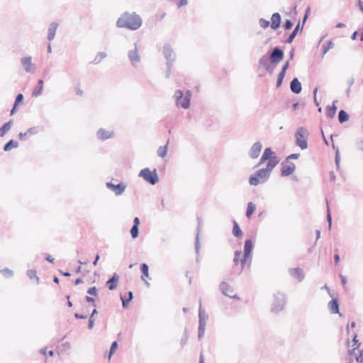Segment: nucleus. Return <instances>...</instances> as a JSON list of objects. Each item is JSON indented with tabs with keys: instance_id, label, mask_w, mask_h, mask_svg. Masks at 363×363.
I'll list each match as a JSON object with an SVG mask.
<instances>
[{
	"instance_id": "1",
	"label": "nucleus",
	"mask_w": 363,
	"mask_h": 363,
	"mask_svg": "<svg viewBox=\"0 0 363 363\" xmlns=\"http://www.w3.org/2000/svg\"><path fill=\"white\" fill-rule=\"evenodd\" d=\"M143 24V19L135 12H123L116 21V26L120 28H127L130 30L139 29Z\"/></svg>"
},
{
	"instance_id": "2",
	"label": "nucleus",
	"mask_w": 363,
	"mask_h": 363,
	"mask_svg": "<svg viewBox=\"0 0 363 363\" xmlns=\"http://www.w3.org/2000/svg\"><path fill=\"white\" fill-rule=\"evenodd\" d=\"M191 92L189 90L186 91L185 96L184 95V91L182 90H176L174 97L175 99L177 106L182 107L184 109L189 108L191 104Z\"/></svg>"
},
{
	"instance_id": "3",
	"label": "nucleus",
	"mask_w": 363,
	"mask_h": 363,
	"mask_svg": "<svg viewBox=\"0 0 363 363\" xmlns=\"http://www.w3.org/2000/svg\"><path fill=\"white\" fill-rule=\"evenodd\" d=\"M138 177H142L145 182L151 185H155L160 181L156 169L150 170V168L145 167L140 171Z\"/></svg>"
},
{
	"instance_id": "4",
	"label": "nucleus",
	"mask_w": 363,
	"mask_h": 363,
	"mask_svg": "<svg viewBox=\"0 0 363 363\" xmlns=\"http://www.w3.org/2000/svg\"><path fill=\"white\" fill-rule=\"evenodd\" d=\"M270 174L264 168L259 169L249 177V184L251 186H257L260 183L266 182Z\"/></svg>"
},
{
	"instance_id": "5",
	"label": "nucleus",
	"mask_w": 363,
	"mask_h": 363,
	"mask_svg": "<svg viewBox=\"0 0 363 363\" xmlns=\"http://www.w3.org/2000/svg\"><path fill=\"white\" fill-rule=\"evenodd\" d=\"M284 52L279 46H275L272 50L269 55H267V58L271 64L277 65L281 61L284 60Z\"/></svg>"
},
{
	"instance_id": "6",
	"label": "nucleus",
	"mask_w": 363,
	"mask_h": 363,
	"mask_svg": "<svg viewBox=\"0 0 363 363\" xmlns=\"http://www.w3.org/2000/svg\"><path fill=\"white\" fill-rule=\"evenodd\" d=\"M238 253H242L240 251H237L235 253V257L233 259L234 264L235 267H238V271L241 272L245 268V267H249L251 263V257H246V259L244 260L242 256L238 255Z\"/></svg>"
},
{
	"instance_id": "7",
	"label": "nucleus",
	"mask_w": 363,
	"mask_h": 363,
	"mask_svg": "<svg viewBox=\"0 0 363 363\" xmlns=\"http://www.w3.org/2000/svg\"><path fill=\"white\" fill-rule=\"evenodd\" d=\"M304 130H305V128L303 127H299L295 133V138H296L295 143L301 150H306L308 147V142L303 135Z\"/></svg>"
},
{
	"instance_id": "8",
	"label": "nucleus",
	"mask_w": 363,
	"mask_h": 363,
	"mask_svg": "<svg viewBox=\"0 0 363 363\" xmlns=\"http://www.w3.org/2000/svg\"><path fill=\"white\" fill-rule=\"evenodd\" d=\"M106 186L107 189L114 192L116 196H121L125 191L127 184L123 182H120L117 184L108 182H106Z\"/></svg>"
},
{
	"instance_id": "9",
	"label": "nucleus",
	"mask_w": 363,
	"mask_h": 363,
	"mask_svg": "<svg viewBox=\"0 0 363 363\" xmlns=\"http://www.w3.org/2000/svg\"><path fill=\"white\" fill-rule=\"evenodd\" d=\"M281 177H288L291 175L295 169L296 165L292 162H286L285 160L281 162Z\"/></svg>"
},
{
	"instance_id": "10",
	"label": "nucleus",
	"mask_w": 363,
	"mask_h": 363,
	"mask_svg": "<svg viewBox=\"0 0 363 363\" xmlns=\"http://www.w3.org/2000/svg\"><path fill=\"white\" fill-rule=\"evenodd\" d=\"M162 53L167 61L166 63L169 62V65H172L176 59V55L174 53L173 49L169 44L164 45Z\"/></svg>"
},
{
	"instance_id": "11",
	"label": "nucleus",
	"mask_w": 363,
	"mask_h": 363,
	"mask_svg": "<svg viewBox=\"0 0 363 363\" xmlns=\"http://www.w3.org/2000/svg\"><path fill=\"white\" fill-rule=\"evenodd\" d=\"M258 64L259 67H263L269 74H272L274 72V70L277 67V65L271 64V62H269L267 58V55H264L259 58Z\"/></svg>"
},
{
	"instance_id": "12",
	"label": "nucleus",
	"mask_w": 363,
	"mask_h": 363,
	"mask_svg": "<svg viewBox=\"0 0 363 363\" xmlns=\"http://www.w3.org/2000/svg\"><path fill=\"white\" fill-rule=\"evenodd\" d=\"M21 63L26 72L33 73L35 72V65L32 63V57L30 56L22 57Z\"/></svg>"
},
{
	"instance_id": "13",
	"label": "nucleus",
	"mask_w": 363,
	"mask_h": 363,
	"mask_svg": "<svg viewBox=\"0 0 363 363\" xmlns=\"http://www.w3.org/2000/svg\"><path fill=\"white\" fill-rule=\"evenodd\" d=\"M262 144L261 142L257 141L255 143L250 147L248 152V156L251 159H256L259 157L260 152L262 149Z\"/></svg>"
},
{
	"instance_id": "14",
	"label": "nucleus",
	"mask_w": 363,
	"mask_h": 363,
	"mask_svg": "<svg viewBox=\"0 0 363 363\" xmlns=\"http://www.w3.org/2000/svg\"><path fill=\"white\" fill-rule=\"evenodd\" d=\"M114 136V131L113 130H106L105 128H99L96 131V137L98 140L104 141L106 140L110 139L113 138Z\"/></svg>"
},
{
	"instance_id": "15",
	"label": "nucleus",
	"mask_w": 363,
	"mask_h": 363,
	"mask_svg": "<svg viewBox=\"0 0 363 363\" xmlns=\"http://www.w3.org/2000/svg\"><path fill=\"white\" fill-rule=\"evenodd\" d=\"M349 363H363V352L359 350L352 352L350 351Z\"/></svg>"
},
{
	"instance_id": "16",
	"label": "nucleus",
	"mask_w": 363,
	"mask_h": 363,
	"mask_svg": "<svg viewBox=\"0 0 363 363\" xmlns=\"http://www.w3.org/2000/svg\"><path fill=\"white\" fill-rule=\"evenodd\" d=\"M220 288L223 294H225V296H229L230 298H240L238 296H237V294L235 292L234 289L228 283L223 282L220 284Z\"/></svg>"
},
{
	"instance_id": "17",
	"label": "nucleus",
	"mask_w": 363,
	"mask_h": 363,
	"mask_svg": "<svg viewBox=\"0 0 363 363\" xmlns=\"http://www.w3.org/2000/svg\"><path fill=\"white\" fill-rule=\"evenodd\" d=\"M135 48L130 50L128 52V57L133 66L135 67V63L140 62V57L138 53V45L137 43H134Z\"/></svg>"
},
{
	"instance_id": "18",
	"label": "nucleus",
	"mask_w": 363,
	"mask_h": 363,
	"mask_svg": "<svg viewBox=\"0 0 363 363\" xmlns=\"http://www.w3.org/2000/svg\"><path fill=\"white\" fill-rule=\"evenodd\" d=\"M271 28L274 30L279 29L281 24V16L279 13H274L271 16Z\"/></svg>"
},
{
	"instance_id": "19",
	"label": "nucleus",
	"mask_w": 363,
	"mask_h": 363,
	"mask_svg": "<svg viewBox=\"0 0 363 363\" xmlns=\"http://www.w3.org/2000/svg\"><path fill=\"white\" fill-rule=\"evenodd\" d=\"M303 28V25H301V22L298 21V23L296 25L295 28H294L293 31L289 35L287 38L285 40L284 43L287 44L291 43L296 36L297 35L298 33L302 32Z\"/></svg>"
},
{
	"instance_id": "20",
	"label": "nucleus",
	"mask_w": 363,
	"mask_h": 363,
	"mask_svg": "<svg viewBox=\"0 0 363 363\" xmlns=\"http://www.w3.org/2000/svg\"><path fill=\"white\" fill-rule=\"evenodd\" d=\"M253 249V244L250 240H247L245 243L244 252L238 253V255L242 256L243 260L246 259V257H251V252Z\"/></svg>"
},
{
	"instance_id": "21",
	"label": "nucleus",
	"mask_w": 363,
	"mask_h": 363,
	"mask_svg": "<svg viewBox=\"0 0 363 363\" xmlns=\"http://www.w3.org/2000/svg\"><path fill=\"white\" fill-rule=\"evenodd\" d=\"M291 91L296 94H298L302 91V85L297 77H294L290 82Z\"/></svg>"
},
{
	"instance_id": "22",
	"label": "nucleus",
	"mask_w": 363,
	"mask_h": 363,
	"mask_svg": "<svg viewBox=\"0 0 363 363\" xmlns=\"http://www.w3.org/2000/svg\"><path fill=\"white\" fill-rule=\"evenodd\" d=\"M38 133V128L36 126H33L29 128L26 132L23 133L21 132L18 134V138L21 140H26L28 139V135H34Z\"/></svg>"
},
{
	"instance_id": "23",
	"label": "nucleus",
	"mask_w": 363,
	"mask_h": 363,
	"mask_svg": "<svg viewBox=\"0 0 363 363\" xmlns=\"http://www.w3.org/2000/svg\"><path fill=\"white\" fill-rule=\"evenodd\" d=\"M58 27V23L57 22H52L48 30V40L49 41H52L55 36L56 30Z\"/></svg>"
},
{
	"instance_id": "24",
	"label": "nucleus",
	"mask_w": 363,
	"mask_h": 363,
	"mask_svg": "<svg viewBox=\"0 0 363 363\" xmlns=\"http://www.w3.org/2000/svg\"><path fill=\"white\" fill-rule=\"evenodd\" d=\"M279 163V160L278 157H274L273 159L268 160L267 162L266 167L264 168L267 172L271 174V172L274 169V168Z\"/></svg>"
},
{
	"instance_id": "25",
	"label": "nucleus",
	"mask_w": 363,
	"mask_h": 363,
	"mask_svg": "<svg viewBox=\"0 0 363 363\" xmlns=\"http://www.w3.org/2000/svg\"><path fill=\"white\" fill-rule=\"evenodd\" d=\"M43 84L44 82L42 79L38 80L37 85L35 86V89L32 92V96L38 97L42 94L43 90Z\"/></svg>"
},
{
	"instance_id": "26",
	"label": "nucleus",
	"mask_w": 363,
	"mask_h": 363,
	"mask_svg": "<svg viewBox=\"0 0 363 363\" xmlns=\"http://www.w3.org/2000/svg\"><path fill=\"white\" fill-rule=\"evenodd\" d=\"M336 102H337V101H334L331 106H328L326 108V116L328 118H333L335 116L337 109V106H335Z\"/></svg>"
},
{
	"instance_id": "27",
	"label": "nucleus",
	"mask_w": 363,
	"mask_h": 363,
	"mask_svg": "<svg viewBox=\"0 0 363 363\" xmlns=\"http://www.w3.org/2000/svg\"><path fill=\"white\" fill-rule=\"evenodd\" d=\"M291 276L298 279V281H301L303 279L304 274L303 271L299 268H294L289 271Z\"/></svg>"
},
{
	"instance_id": "28",
	"label": "nucleus",
	"mask_w": 363,
	"mask_h": 363,
	"mask_svg": "<svg viewBox=\"0 0 363 363\" xmlns=\"http://www.w3.org/2000/svg\"><path fill=\"white\" fill-rule=\"evenodd\" d=\"M119 277L118 275L114 274L111 279H110L107 282L106 285L110 290H114L118 286Z\"/></svg>"
},
{
	"instance_id": "29",
	"label": "nucleus",
	"mask_w": 363,
	"mask_h": 363,
	"mask_svg": "<svg viewBox=\"0 0 363 363\" xmlns=\"http://www.w3.org/2000/svg\"><path fill=\"white\" fill-rule=\"evenodd\" d=\"M18 147V142L13 139H11L4 145L3 150L5 152H8V151H10L11 149L16 148Z\"/></svg>"
},
{
	"instance_id": "30",
	"label": "nucleus",
	"mask_w": 363,
	"mask_h": 363,
	"mask_svg": "<svg viewBox=\"0 0 363 363\" xmlns=\"http://www.w3.org/2000/svg\"><path fill=\"white\" fill-rule=\"evenodd\" d=\"M13 120H10L3 124V125L0 128V137H4L6 133L9 131L13 125Z\"/></svg>"
},
{
	"instance_id": "31",
	"label": "nucleus",
	"mask_w": 363,
	"mask_h": 363,
	"mask_svg": "<svg viewBox=\"0 0 363 363\" xmlns=\"http://www.w3.org/2000/svg\"><path fill=\"white\" fill-rule=\"evenodd\" d=\"M140 269L142 272L141 279L148 285V282L147 281V279L149 278V268L146 264H142L140 267Z\"/></svg>"
},
{
	"instance_id": "32",
	"label": "nucleus",
	"mask_w": 363,
	"mask_h": 363,
	"mask_svg": "<svg viewBox=\"0 0 363 363\" xmlns=\"http://www.w3.org/2000/svg\"><path fill=\"white\" fill-rule=\"evenodd\" d=\"M338 121L340 123H343L345 122H347L349 118H350V116L349 114L347 113V112H346L345 110L343 109H341L339 112H338Z\"/></svg>"
},
{
	"instance_id": "33",
	"label": "nucleus",
	"mask_w": 363,
	"mask_h": 363,
	"mask_svg": "<svg viewBox=\"0 0 363 363\" xmlns=\"http://www.w3.org/2000/svg\"><path fill=\"white\" fill-rule=\"evenodd\" d=\"M329 309L332 313H337L339 312L338 303L336 299H333L329 302Z\"/></svg>"
},
{
	"instance_id": "34",
	"label": "nucleus",
	"mask_w": 363,
	"mask_h": 363,
	"mask_svg": "<svg viewBox=\"0 0 363 363\" xmlns=\"http://www.w3.org/2000/svg\"><path fill=\"white\" fill-rule=\"evenodd\" d=\"M256 209V205L252 202H249L247 206V210H246V217L247 218H250L253 213L255 211Z\"/></svg>"
},
{
	"instance_id": "35",
	"label": "nucleus",
	"mask_w": 363,
	"mask_h": 363,
	"mask_svg": "<svg viewBox=\"0 0 363 363\" xmlns=\"http://www.w3.org/2000/svg\"><path fill=\"white\" fill-rule=\"evenodd\" d=\"M262 155L264 156L267 160H271L274 157H278L271 147H266Z\"/></svg>"
},
{
	"instance_id": "36",
	"label": "nucleus",
	"mask_w": 363,
	"mask_h": 363,
	"mask_svg": "<svg viewBox=\"0 0 363 363\" xmlns=\"http://www.w3.org/2000/svg\"><path fill=\"white\" fill-rule=\"evenodd\" d=\"M334 47V43L332 40H328L325 44H323L322 46V56L323 57L329 50L332 49Z\"/></svg>"
},
{
	"instance_id": "37",
	"label": "nucleus",
	"mask_w": 363,
	"mask_h": 363,
	"mask_svg": "<svg viewBox=\"0 0 363 363\" xmlns=\"http://www.w3.org/2000/svg\"><path fill=\"white\" fill-rule=\"evenodd\" d=\"M107 56V54L104 52H98V54L96 55V56L95 57V58L93 60V61L91 62V63L94 64V65H97L99 63H100V62L106 58Z\"/></svg>"
},
{
	"instance_id": "38",
	"label": "nucleus",
	"mask_w": 363,
	"mask_h": 363,
	"mask_svg": "<svg viewBox=\"0 0 363 363\" xmlns=\"http://www.w3.org/2000/svg\"><path fill=\"white\" fill-rule=\"evenodd\" d=\"M168 143L164 145L160 146L157 150V155L162 158L164 157L167 154Z\"/></svg>"
},
{
	"instance_id": "39",
	"label": "nucleus",
	"mask_w": 363,
	"mask_h": 363,
	"mask_svg": "<svg viewBox=\"0 0 363 363\" xmlns=\"http://www.w3.org/2000/svg\"><path fill=\"white\" fill-rule=\"evenodd\" d=\"M132 298H133L132 291L128 292V296H127V298L125 296L121 295V300L123 302V307H126Z\"/></svg>"
},
{
	"instance_id": "40",
	"label": "nucleus",
	"mask_w": 363,
	"mask_h": 363,
	"mask_svg": "<svg viewBox=\"0 0 363 363\" xmlns=\"http://www.w3.org/2000/svg\"><path fill=\"white\" fill-rule=\"evenodd\" d=\"M28 276L30 279H33L38 284L39 282V278L37 276V272L35 269H30L27 272Z\"/></svg>"
},
{
	"instance_id": "41",
	"label": "nucleus",
	"mask_w": 363,
	"mask_h": 363,
	"mask_svg": "<svg viewBox=\"0 0 363 363\" xmlns=\"http://www.w3.org/2000/svg\"><path fill=\"white\" fill-rule=\"evenodd\" d=\"M285 76H286V74L279 72V73L277 75V82H276L277 88H279L281 86Z\"/></svg>"
},
{
	"instance_id": "42",
	"label": "nucleus",
	"mask_w": 363,
	"mask_h": 363,
	"mask_svg": "<svg viewBox=\"0 0 363 363\" xmlns=\"http://www.w3.org/2000/svg\"><path fill=\"white\" fill-rule=\"evenodd\" d=\"M284 298H281V300H277V303H274V311H279V309H281L284 305Z\"/></svg>"
},
{
	"instance_id": "43",
	"label": "nucleus",
	"mask_w": 363,
	"mask_h": 363,
	"mask_svg": "<svg viewBox=\"0 0 363 363\" xmlns=\"http://www.w3.org/2000/svg\"><path fill=\"white\" fill-rule=\"evenodd\" d=\"M259 24L260 27H262L264 29H266L269 26L271 27L270 21H269L263 18H259Z\"/></svg>"
},
{
	"instance_id": "44",
	"label": "nucleus",
	"mask_w": 363,
	"mask_h": 363,
	"mask_svg": "<svg viewBox=\"0 0 363 363\" xmlns=\"http://www.w3.org/2000/svg\"><path fill=\"white\" fill-rule=\"evenodd\" d=\"M294 22L290 19H286L283 23V28L286 30H289L292 28Z\"/></svg>"
},
{
	"instance_id": "45",
	"label": "nucleus",
	"mask_w": 363,
	"mask_h": 363,
	"mask_svg": "<svg viewBox=\"0 0 363 363\" xmlns=\"http://www.w3.org/2000/svg\"><path fill=\"white\" fill-rule=\"evenodd\" d=\"M297 4H294L291 9L290 11L287 13L291 18H296L298 14L297 11Z\"/></svg>"
},
{
	"instance_id": "46",
	"label": "nucleus",
	"mask_w": 363,
	"mask_h": 363,
	"mask_svg": "<svg viewBox=\"0 0 363 363\" xmlns=\"http://www.w3.org/2000/svg\"><path fill=\"white\" fill-rule=\"evenodd\" d=\"M335 166H336L337 169H339L340 163V151H339L338 147H337L336 150H335Z\"/></svg>"
},
{
	"instance_id": "47",
	"label": "nucleus",
	"mask_w": 363,
	"mask_h": 363,
	"mask_svg": "<svg viewBox=\"0 0 363 363\" xmlns=\"http://www.w3.org/2000/svg\"><path fill=\"white\" fill-rule=\"evenodd\" d=\"M23 99H24V96H23V94L19 93L18 94H17V96H16V99H15V101H14V104H16V106H18V105L23 104Z\"/></svg>"
},
{
	"instance_id": "48",
	"label": "nucleus",
	"mask_w": 363,
	"mask_h": 363,
	"mask_svg": "<svg viewBox=\"0 0 363 363\" xmlns=\"http://www.w3.org/2000/svg\"><path fill=\"white\" fill-rule=\"evenodd\" d=\"M117 348H118V343H117V342L115 341L111 345L110 352H109L108 359H111V356L115 353Z\"/></svg>"
},
{
	"instance_id": "49",
	"label": "nucleus",
	"mask_w": 363,
	"mask_h": 363,
	"mask_svg": "<svg viewBox=\"0 0 363 363\" xmlns=\"http://www.w3.org/2000/svg\"><path fill=\"white\" fill-rule=\"evenodd\" d=\"M310 12H311V7L308 6L306 9V11H305V13H304L303 17L302 23H301V25H303V27L304 26V24H305L306 21H307V19H308V18L309 16Z\"/></svg>"
},
{
	"instance_id": "50",
	"label": "nucleus",
	"mask_w": 363,
	"mask_h": 363,
	"mask_svg": "<svg viewBox=\"0 0 363 363\" xmlns=\"http://www.w3.org/2000/svg\"><path fill=\"white\" fill-rule=\"evenodd\" d=\"M326 202H327V206H328V200H326ZM326 218H327V221H328V227H332V216H331V213H330V211L329 206H328Z\"/></svg>"
},
{
	"instance_id": "51",
	"label": "nucleus",
	"mask_w": 363,
	"mask_h": 363,
	"mask_svg": "<svg viewBox=\"0 0 363 363\" xmlns=\"http://www.w3.org/2000/svg\"><path fill=\"white\" fill-rule=\"evenodd\" d=\"M300 157L299 153H292L289 155H288L286 159L284 160L286 162H291V160H297Z\"/></svg>"
},
{
	"instance_id": "52",
	"label": "nucleus",
	"mask_w": 363,
	"mask_h": 363,
	"mask_svg": "<svg viewBox=\"0 0 363 363\" xmlns=\"http://www.w3.org/2000/svg\"><path fill=\"white\" fill-rule=\"evenodd\" d=\"M353 348V351L358 350L359 347V343H358V340H357V336L355 335L352 340V345L351 346Z\"/></svg>"
},
{
	"instance_id": "53",
	"label": "nucleus",
	"mask_w": 363,
	"mask_h": 363,
	"mask_svg": "<svg viewBox=\"0 0 363 363\" xmlns=\"http://www.w3.org/2000/svg\"><path fill=\"white\" fill-rule=\"evenodd\" d=\"M289 65H290V62H289V60H287L284 62V64L283 65L281 69V72H283L284 74L286 73V71L287 69H289Z\"/></svg>"
},
{
	"instance_id": "54",
	"label": "nucleus",
	"mask_w": 363,
	"mask_h": 363,
	"mask_svg": "<svg viewBox=\"0 0 363 363\" xmlns=\"http://www.w3.org/2000/svg\"><path fill=\"white\" fill-rule=\"evenodd\" d=\"M166 65H167V70L165 72V77H166V78H169L171 74V69H172V65H169V62H168V63H166Z\"/></svg>"
},
{
	"instance_id": "55",
	"label": "nucleus",
	"mask_w": 363,
	"mask_h": 363,
	"mask_svg": "<svg viewBox=\"0 0 363 363\" xmlns=\"http://www.w3.org/2000/svg\"><path fill=\"white\" fill-rule=\"evenodd\" d=\"M88 294H91V295H93V296H97V289L95 286H93V287H91L90 289H89L88 290Z\"/></svg>"
},
{
	"instance_id": "56",
	"label": "nucleus",
	"mask_w": 363,
	"mask_h": 363,
	"mask_svg": "<svg viewBox=\"0 0 363 363\" xmlns=\"http://www.w3.org/2000/svg\"><path fill=\"white\" fill-rule=\"evenodd\" d=\"M140 223V218L138 217H135L133 218V224L132 227H133V228L139 227Z\"/></svg>"
},
{
	"instance_id": "57",
	"label": "nucleus",
	"mask_w": 363,
	"mask_h": 363,
	"mask_svg": "<svg viewBox=\"0 0 363 363\" xmlns=\"http://www.w3.org/2000/svg\"><path fill=\"white\" fill-rule=\"evenodd\" d=\"M268 160L266 159V157L263 155H262L261 158L259 159V162L257 164V165L255 166V167H259L260 165H262V164H264L265 162H267Z\"/></svg>"
},
{
	"instance_id": "58",
	"label": "nucleus",
	"mask_w": 363,
	"mask_h": 363,
	"mask_svg": "<svg viewBox=\"0 0 363 363\" xmlns=\"http://www.w3.org/2000/svg\"><path fill=\"white\" fill-rule=\"evenodd\" d=\"M242 234L240 228H233V235L236 237H239Z\"/></svg>"
},
{
	"instance_id": "59",
	"label": "nucleus",
	"mask_w": 363,
	"mask_h": 363,
	"mask_svg": "<svg viewBox=\"0 0 363 363\" xmlns=\"http://www.w3.org/2000/svg\"><path fill=\"white\" fill-rule=\"evenodd\" d=\"M130 233L133 238H136L138 235V228H131Z\"/></svg>"
},
{
	"instance_id": "60",
	"label": "nucleus",
	"mask_w": 363,
	"mask_h": 363,
	"mask_svg": "<svg viewBox=\"0 0 363 363\" xmlns=\"http://www.w3.org/2000/svg\"><path fill=\"white\" fill-rule=\"evenodd\" d=\"M18 106H16V104H13V107H12V108L11 109V111H10V115L11 116L14 115L17 112Z\"/></svg>"
},
{
	"instance_id": "61",
	"label": "nucleus",
	"mask_w": 363,
	"mask_h": 363,
	"mask_svg": "<svg viewBox=\"0 0 363 363\" xmlns=\"http://www.w3.org/2000/svg\"><path fill=\"white\" fill-rule=\"evenodd\" d=\"M188 4V0H180L177 4V7L180 8Z\"/></svg>"
},
{
	"instance_id": "62",
	"label": "nucleus",
	"mask_w": 363,
	"mask_h": 363,
	"mask_svg": "<svg viewBox=\"0 0 363 363\" xmlns=\"http://www.w3.org/2000/svg\"><path fill=\"white\" fill-rule=\"evenodd\" d=\"M295 49L293 48L289 52V59L288 60H292L294 57Z\"/></svg>"
},
{
	"instance_id": "63",
	"label": "nucleus",
	"mask_w": 363,
	"mask_h": 363,
	"mask_svg": "<svg viewBox=\"0 0 363 363\" xmlns=\"http://www.w3.org/2000/svg\"><path fill=\"white\" fill-rule=\"evenodd\" d=\"M354 83V79L350 78L347 80L348 87H351Z\"/></svg>"
},
{
	"instance_id": "64",
	"label": "nucleus",
	"mask_w": 363,
	"mask_h": 363,
	"mask_svg": "<svg viewBox=\"0 0 363 363\" xmlns=\"http://www.w3.org/2000/svg\"><path fill=\"white\" fill-rule=\"evenodd\" d=\"M358 5H359V9L363 12V1L361 0H359Z\"/></svg>"
}]
</instances>
